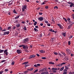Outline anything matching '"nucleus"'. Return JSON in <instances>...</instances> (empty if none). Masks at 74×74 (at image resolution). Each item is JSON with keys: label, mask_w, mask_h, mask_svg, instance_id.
Returning a JSON list of instances; mask_svg holds the SVG:
<instances>
[{"label": "nucleus", "mask_w": 74, "mask_h": 74, "mask_svg": "<svg viewBox=\"0 0 74 74\" xmlns=\"http://www.w3.org/2000/svg\"><path fill=\"white\" fill-rule=\"evenodd\" d=\"M27 6L26 5V4H25L22 5V12H25V10H26V9L27 8Z\"/></svg>", "instance_id": "nucleus-1"}, {"label": "nucleus", "mask_w": 74, "mask_h": 74, "mask_svg": "<svg viewBox=\"0 0 74 74\" xmlns=\"http://www.w3.org/2000/svg\"><path fill=\"white\" fill-rule=\"evenodd\" d=\"M29 39L28 38H27L25 39H24L23 40L24 43H26V42H28L29 41Z\"/></svg>", "instance_id": "nucleus-2"}, {"label": "nucleus", "mask_w": 74, "mask_h": 74, "mask_svg": "<svg viewBox=\"0 0 74 74\" xmlns=\"http://www.w3.org/2000/svg\"><path fill=\"white\" fill-rule=\"evenodd\" d=\"M66 51L67 52V53L69 55H70L71 53V51L70 49H66Z\"/></svg>", "instance_id": "nucleus-3"}, {"label": "nucleus", "mask_w": 74, "mask_h": 74, "mask_svg": "<svg viewBox=\"0 0 74 74\" xmlns=\"http://www.w3.org/2000/svg\"><path fill=\"white\" fill-rule=\"evenodd\" d=\"M51 70H52L53 73H56V70H58V69L57 68H53L52 69H51Z\"/></svg>", "instance_id": "nucleus-4"}, {"label": "nucleus", "mask_w": 74, "mask_h": 74, "mask_svg": "<svg viewBox=\"0 0 74 74\" xmlns=\"http://www.w3.org/2000/svg\"><path fill=\"white\" fill-rule=\"evenodd\" d=\"M29 63V62H25L22 64H25V67H27L28 66V65H27V63Z\"/></svg>", "instance_id": "nucleus-5"}, {"label": "nucleus", "mask_w": 74, "mask_h": 74, "mask_svg": "<svg viewBox=\"0 0 74 74\" xmlns=\"http://www.w3.org/2000/svg\"><path fill=\"white\" fill-rule=\"evenodd\" d=\"M23 49H28L29 48V46H27V45H26V46L23 45Z\"/></svg>", "instance_id": "nucleus-6"}, {"label": "nucleus", "mask_w": 74, "mask_h": 74, "mask_svg": "<svg viewBox=\"0 0 74 74\" xmlns=\"http://www.w3.org/2000/svg\"><path fill=\"white\" fill-rule=\"evenodd\" d=\"M9 34H10V31L5 32H4L3 35H6V34L8 35Z\"/></svg>", "instance_id": "nucleus-7"}, {"label": "nucleus", "mask_w": 74, "mask_h": 74, "mask_svg": "<svg viewBox=\"0 0 74 74\" xmlns=\"http://www.w3.org/2000/svg\"><path fill=\"white\" fill-rule=\"evenodd\" d=\"M57 25H58V26H59L60 29H63V26L62 25H60L59 24H57Z\"/></svg>", "instance_id": "nucleus-8"}, {"label": "nucleus", "mask_w": 74, "mask_h": 74, "mask_svg": "<svg viewBox=\"0 0 74 74\" xmlns=\"http://www.w3.org/2000/svg\"><path fill=\"white\" fill-rule=\"evenodd\" d=\"M38 20L40 21H42L44 20V17H39L38 18Z\"/></svg>", "instance_id": "nucleus-9"}, {"label": "nucleus", "mask_w": 74, "mask_h": 74, "mask_svg": "<svg viewBox=\"0 0 74 74\" xmlns=\"http://www.w3.org/2000/svg\"><path fill=\"white\" fill-rule=\"evenodd\" d=\"M17 52L18 54H20V53H21L22 52V50H17Z\"/></svg>", "instance_id": "nucleus-10"}, {"label": "nucleus", "mask_w": 74, "mask_h": 74, "mask_svg": "<svg viewBox=\"0 0 74 74\" xmlns=\"http://www.w3.org/2000/svg\"><path fill=\"white\" fill-rule=\"evenodd\" d=\"M7 51H8V50L7 49H6L4 51V53H5V55L7 56L8 55V52Z\"/></svg>", "instance_id": "nucleus-11"}, {"label": "nucleus", "mask_w": 74, "mask_h": 74, "mask_svg": "<svg viewBox=\"0 0 74 74\" xmlns=\"http://www.w3.org/2000/svg\"><path fill=\"white\" fill-rule=\"evenodd\" d=\"M30 57L31 58H34L36 57V56L34 55H31L30 56Z\"/></svg>", "instance_id": "nucleus-12"}, {"label": "nucleus", "mask_w": 74, "mask_h": 74, "mask_svg": "<svg viewBox=\"0 0 74 74\" xmlns=\"http://www.w3.org/2000/svg\"><path fill=\"white\" fill-rule=\"evenodd\" d=\"M73 26V24H71L69 26H68V29H70L71 27V26Z\"/></svg>", "instance_id": "nucleus-13"}, {"label": "nucleus", "mask_w": 74, "mask_h": 74, "mask_svg": "<svg viewBox=\"0 0 74 74\" xmlns=\"http://www.w3.org/2000/svg\"><path fill=\"white\" fill-rule=\"evenodd\" d=\"M34 30L35 32H38V30L35 28H34Z\"/></svg>", "instance_id": "nucleus-14"}, {"label": "nucleus", "mask_w": 74, "mask_h": 74, "mask_svg": "<svg viewBox=\"0 0 74 74\" xmlns=\"http://www.w3.org/2000/svg\"><path fill=\"white\" fill-rule=\"evenodd\" d=\"M63 69H64V66H63L60 68V71H62Z\"/></svg>", "instance_id": "nucleus-15"}, {"label": "nucleus", "mask_w": 74, "mask_h": 74, "mask_svg": "<svg viewBox=\"0 0 74 74\" xmlns=\"http://www.w3.org/2000/svg\"><path fill=\"white\" fill-rule=\"evenodd\" d=\"M16 27H20V24H17L16 25Z\"/></svg>", "instance_id": "nucleus-16"}, {"label": "nucleus", "mask_w": 74, "mask_h": 74, "mask_svg": "<svg viewBox=\"0 0 74 74\" xmlns=\"http://www.w3.org/2000/svg\"><path fill=\"white\" fill-rule=\"evenodd\" d=\"M57 66H58V67H60L61 66H62V63L59 64H58L57 65Z\"/></svg>", "instance_id": "nucleus-17"}, {"label": "nucleus", "mask_w": 74, "mask_h": 74, "mask_svg": "<svg viewBox=\"0 0 74 74\" xmlns=\"http://www.w3.org/2000/svg\"><path fill=\"white\" fill-rule=\"evenodd\" d=\"M40 52L41 53H44V52H45V51L44 50H41L40 51Z\"/></svg>", "instance_id": "nucleus-18"}, {"label": "nucleus", "mask_w": 74, "mask_h": 74, "mask_svg": "<svg viewBox=\"0 0 74 74\" xmlns=\"http://www.w3.org/2000/svg\"><path fill=\"white\" fill-rule=\"evenodd\" d=\"M46 2H47V1H44L41 4V5H43V4H45V3H46Z\"/></svg>", "instance_id": "nucleus-19"}, {"label": "nucleus", "mask_w": 74, "mask_h": 74, "mask_svg": "<svg viewBox=\"0 0 74 74\" xmlns=\"http://www.w3.org/2000/svg\"><path fill=\"white\" fill-rule=\"evenodd\" d=\"M49 64H54L55 63L53 62H49Z\"/></svg>", "instance_id": "nucleus-20"}, {"label": "nucleus", "mask_w": 74, "mask_h": 74, "mask_svg": "<svg viewBox=\"0 0 74 74\" xmlns=\"http://www.w3.org/2000/svg\"><path fill=\"white\" fill-rule=\"evenodd\" d=\"M62 35H63V36L64 37H66V33H62Z\"/></svg>", "instance_id": "nucleus-21"}, {"label": "nucleus", "mask_w": 74, "mask_h": 74, "mask_svg": "<svg viewBox=\"0 0 74 74\" xmlns=\"http://www.w3.org/2000/svg\"><path fill=\"white\" fill-rule=\"evenodd\" d=\"M13 12L14 13V14H17V12H16L15 11V10H13Z\"/></svg>", "instance_id": "nucleus-22"}, {"label": "nucleus", "mask_w": 74, "mask_h": 74, "mask_svg": "<svg viewBox=\"0 0 74 74\" xmlns=\"http://www.w3.org/2000/svg\"><path fill=\"white\" fill-rule=\"evenodd\" d=\"M73 5H74V3H72L71 5H70V7H72L73 6Z\"/></svg>", "instance_id": "nucleus-23"}, {"label": "nucleus", "mask_w": 74, "mask_h": 74, "mask_svg": "<svg viewBox=\"0 0 74 74\" xmlns=\"http://www.w3.org/2000/svg\"><path fill=\"white\" fill-rule=\"evenodd\" d=\"M19 18V15H18L17 16L15 17L14 18L15 19H18Z\"/></svg>", "instance_id": "nucleus-24"}, {"label": "nucleus", "mask_w": 74, "mask_h": 74, "mask_svg": "<svg viewBox=\"0 0 74 74\" xmlns=\"http://www.w3.org/2000/svg\"><path fill=\"white\" fill-rule=\"evenodd\" d=\"M61 53H62V55H64V56H66V54L64 53H63V52H61Z\"/></svg>", "instance_id": "nucleus-25"}, {"label": "nucleus", "mask_w": 74, "mask_h": 74, "mask_svg": "<svg viewBox=\"0 0 74 74\" xmlns=\"http://www.w3.org/2000/svg\"><path fill=\"white\" fill-rule=\"evenodd\" d=\"M37 23V21L35 22V23H34V26H36Z\"/></svg>", "instance_id": "nucleus-26"}, {"label": "nucleus", "mask_w": 74, "mask_h": 74, "mask_svg": "<svg viewBox=\"0 0 74 74\" xmlns=\"http://www.w3.org/2000/svg\"><path fill=\"white\" fill-rule=\"evenodd\" d=\"M4 50H0V53H2V52H4Z\"/></svg>", "instance_id": "nucleus-27"}, {"label": "nucleus", "mask_w": 74, "mask_h": 74, "mask_svg": "<svg viewBox=\"0 0 74 74\" xmlns=\"http://www.w3.org/2000/svg\"><path fill=\"white\" fill-rule=\"evenodd\" d=\"M5 61H6L5 60H3L1 61V63H3V62H5Z\"/></svg>", "instance_id": "nucleus-28"}, {"label": "nucleus", "mask_w": 74, "mask_h": 74, "mask_svg": "<svg viewBox=\"0 0 74 74\" xmlns=\"http://www.w3.org/2000/svg\"><path fill=\"white\" fill-rule=\"evenodd\" d=\"M28 73V71H26L24 72V74H26V73Z\"/></svg>", "instance_id": "nucleus-29"}, {"label": "nucleus", "mask_w": 74, "mask_h": 74, "mask_svg": "<svg viewBox=\"0 0 74 74\" xmlns=\"http://www.w3.org/2000/svg\"><path fill=\"white\" fill-rule=\"evenodd\" d=\"M43 73H44V74H48V71L44 72Z\"/></svg>", "instance_id": "nucleus-30"}, {"label": "nucleus", "mask_w": 74, "mask_h": 74, "mask_svg": "<svg viewBox=\"0 0 74 74\" xmlns=\"http://www.w3.org/2000/svg\"><path fill=\"white\" fill-rule=\"evenodd\" d=\"M54 9H56V8L57 9H58V7L57 6H56L54 7Z\"/></svg>", "instance_id": "nucleus-31"}, {"label": "nucleus", "mask_w": 74, "mask_h": 74, "mask_svg": "<svg viewBox=\"0 0 74 74\" xmlns=\"http://www.w3.org/2000/svg\"><path fill=\"white\" fill-rule=\"evenodd\" d=\"M53 53L54 55H58V53L56 52H53Z\"/></svg>", "instance_id": "nucleus-32"}, {"label": "nucleus", "mask_w": 74, "mask_h": 74, "mask_svg": "<svg viewBox=\"0 0 74 74\" xmlns=\"http://www.w3.org/2000/svg\"><path fill=\"white\" fill-rule=\"evenodd\" d=\"M23 45H20L19 46V48H21V47H22L23 48Z\"/></svg>", "instance_id": "nucleus-33"}, {"label": "nucleus", "mask_w": 74, "mask_h": 74, "mask_svg": "<svg viewBox=\"0 0 74 74\" xmlns=\"http://www.w3.org/2000/svg\"><path fill=\"white\" fill-rule=\"evenodd\" d=\"M58 55H59V56H63V55H62V54H61V53H58Z\"/></svg>", "instance_id": "nucleus-34"}, {"label": "nucleus", "mask_w": 74, "mask_h": 74, "mask_svg": "<svg viewBox=\"0 0 74 74\" xmlns=\"http://www.w3.org/2000/svg\"><path fill=\"white\" fill-rule=\"evenodd\" d=\"M24 29L25 30H27V29H26V27H24Z\"/></svg>", "instance_id": "nucleus-35"}, {"label": "nucleus", "mask_w": 74, "mask_h": 74, "mask_svg": "<svg viewBox=\"0 0 74 74\" xmlns=\"http://www.w3.org/2000/svg\"><path fill=\"white\" fill-rule=\"evenodd\" d=\"M14 63H15V62L14 61H13L11 63L12 65H14Z\"/></svg>", "instance_id": "nucleus-36"}, {"label": "nucleus", "mask_w": 74, "mask_h": 74, "mask_svg": "<svg viewBox=\"0 0 74 74\" xmlns=\"http://www.w3.org/2000/svg\"><path fill=\"white\" fill-rule=\"evenodd\" d=\"M45 8L46 9H48L49 8V7L48 6H45Z\"/></svg>", "instance_id": "nucleus-37"}, {"label": "nucleus", "mask_w": 74, "mask_h": 74, "mask_svg": "<svg viewBox=\"0 0 74 74\" xmlns=\"http://www.w3.org/2000/svg\"><path fill=\"white\" fill-rule=\"evenodd\" d=\"M66 64V62H63L62 63H61V64L62 65H63V64Z\"/></svg>", "instance_id": "nucleus-38"}, {"label": "nucleus", "mask_w": 74, "mask_h": 74, "mask_svg": "<svg viewBox=\"0 0 74 74\" xmlns=\"http://www.w3.org/2000/svg\"><path fill=\"white\" fill-rule=\"evenodd\" d=\"M39 15H42V13H41L40 12H39Z\"/></svg>", "instance_id": "nucleus-39"}, {"label": "nucleus", "mask_w": 74, "mask_h": 74, "mask_svg": "<svg viewBox=\"0 0 74 74\" xmlns=\"http://www.w3.org/2000/svg\"><path fill=\"white\" fill-rule=\"evenodd\" d=\"M67 3H68V4H71L72 3H73L72 2H67Z\"/></svg>", "instance_id": "nucleus-40"}, {"label": "nucleus", "mask_w": 74, "mask_h": 74, "mask_svg": "<svg viewBox=\"0 0 74 74\" xmlns=\"http://www.w3.org/2000/svg\"><path fill=\"white\" fill-rule=\"evenodd\" d=\"M45 22L46 23H48V21H47L45 20Z\"/></svg>", "instance_id": "nucleus-41"}, {"label": "nucleus", "mask_w": 74, "mask_h": 74, "mask_svg": "<svg viewBox=\"0 0 74 74\" xmlns=\"http://www.w3.org/2000/svg\"><path fill=\"white\" fill-rule=\"evenodd\" d=\"M18 19H17L16 21L14 22V23H16L17 22H18Z\"/></svg>", "instance_id": "nucleus-42"}, {"label": "nucleus", "mask_w": 74, "mask_h": 74, "mask_svg": "<svg viewBox=\"0 0 74 74\" xmlns=\"http://www.w3.org/2000/svg\"><path fill=\"white\" fill-rule=\"evenodd\" d=\"M41 59H42L45 60L46 59V57H42Z\"/></svg>", "instance_id": "nucleus-43"}, {"label": "nucleus", "mask_w": 74, "mask_h": 74, "mask_svg": "<svg viewBox=\"0 0 74 74\" xmlns=\"http://www.w3.org/2000/svg\"><path fill=\"white\" fill-rule=\"evenodd\" d=\"M69 37V39H71V38H72L73 36H71L70 37Z\"/></svg>", "instance_id": "nucleus-44"}, {"label": "nucleus", "mask_w": 74, "mask_h": 74, "mask_svg": "<svg viewBox=\"0 0 74 74\" xmlns=\"http://www.w3.org/2000/svg\"><path fill=\"white\" fill-rule=\"evenodd\" d=\"M34 66L35 67H38V66H37V65H36V64L34 65Z\"/></svg>", "instance_id": "nucleus-45"}, {"label": "nucleus", "mask_w": 74, "mask_h": 74, "mask_svg": "<svg viewBox=\"0 0 74 74\" xmlns=\"http://www.w3.org/2000/svg\"><path fill=\"white\" fill-rule=\"evenodd\" d=\"M3 30V28H2V27H0V31H1V30Z\"/></svg>", "instance_id": "nucleus-46"}, {"label": "nucleus", "mask_w": 74, "mask_h": 74, "mask_svg": "<svg viewBox=\"0 0 74 74\" xmlns=\"http://www.w3.org/2000/svg\"><path fill=\"white\" fill-rule=\"evenodd\" d=\"M40 66V64H37V67H38V66Z\"/></svg>", "instance_id": "nucleus-47"}, {"label": "nucleus", "mask_w": 74, "mask_h": 74, "mask_svg": "<svg viewBox=\"0 0 74 74\" xmlns=\"http://www.w3.org/2000/svg\"><path fill=\"white\" fill-rule=\"evenodd\" d=\"M47 25L48 26H51V24H49V23H47Z\"/></svg>", "instance_id": "nucleus-48"}, {"label": "nucleus", "mask_w": 74, "mask_h": 74, "mask_svg": "<svg viewBox=\"0 0 74 74\" xmlns=\"http://www.w3.org/2000/svg\"><path fill=\"white\" fill-rule=\"evenodd\" d=\"M11 27H8V30H9V29H11Z\"/></svg>", "instance_id": "nucleus-49"}, {"label": "nucleus", "mask_w": 74, "mask_h": 74, "mask_svg": "<svg viewBox=\"0 0 74 74\" xmlns=\"http://www.w3.org/2000/svg\"><path fill=\"white\" fill-rule=\"evenodd\" d=\"M67 21H70V18H67Z\"/></svg>", "instance_id": "nucleus-50"}, {"label": "nucleus", "mask_w": 74, "mask_h": 74, "mask_svg": "<svg viewBox=\"0 0 74 74\" xmlns=\"http://www.w3.org/2000/svg\"><path fill=\"white\" fill-rule=\"evenodd\" d=\"M69 22V23L70 24V23H72V21H68Z\"/></svg>", "instance_id": "nucleus-51"}, {"label": "nucleus", "mask_w": 74, "mask_h": 74, "mask_svg": "<svg viewBox=\"0 0 74 74\" xmlns=\"http://www.w3.org/2000/svg\"><path fill=\"white\" fill-rule=\"evenodd\" d=\"M4 72L3 71H1L0 72V74H3V73Z\"/></svg>", "instance_id": "nucleus-52"}, {"label": "nucleus", "mask_w": 74, "mask_h": 74, "mask_svg": "<svg viewBox=\"0 0 74 74\" xmlns=\"http://www.w3.org/2000/svg\"><path fill=\"white\" fill-rule=\"evenodd\" d=\"M70 43H71V42H70V41H69V42H68V45H70Z\"/></svg>", "instance_id": "nucleus-53"}, {"label": "nucleus", "mask_w": 74, "mask_h": 74, "mask_svg": "<svg viewBox=\"0 0 74 74\" xmlns=\"http://www.w3.org/2000/svg\"><path fill=\"white\" fill-rule=\"evenodd\" d=\"M37 71H38V70L36 69L34 73H36V72H37Z\"/></svg>", "instance_id": "nucleus-54"}, {"label": "nucleus", "mask_w": 74, "mask_h": 74, "mask_svg": "<svg viewBox=\"0 0 74 74\" xmlns=\"http://www.w3.org/2000/svg\"><path fill=\"white\" fill-rule=\"evenodd\" d=\"M8 71V69H5V71L7 72Z\"/></svg>", "instance_id": "nucleus-55"}, {"label": "nucleus", "mask_w": 74, "mask_h": 74, "mask_svg": "<svg viewBox=\"0 0 74 74\" xmlns=\"http://www.w3.org/2000/svg\"><path fill=\"white\" fill-rule=\"evenodd\" d=\"M24 1H26L27 2H29V0H24Z\"/></svg>", "instance_id": "nucleus-56"}, {"label": "nucleus", "mask_w": 74, "mask_h": 74, "mask_svg": "<svg viewBox=\"0 0 74 74\" xmlns=\"http://www.w3.org/2000/svg\"><path fill=\"white\" fill-rule=\"evenodd\" d=\"M21 23H23V24H24L25 23V21H24L21 22Z\"/></svg>", "instance_id": "nucleus-57"}, {"label": "nucleus", "mask_w": 74, "mask_h": 74, "mask_svg": "<svg viewBox=\"0 0 74 74\" xmlns=\"http://www.w3.org/2000/svg\"><path fill=\"white\" fill-rule=\"evenodd\" d=\"M64 72H66V71H67V70L65 69L64 70Z\"/></svg>", "instance_id": "nucleus-58"}, {"label": "nucleus", "mask_w": 74, "mask_h": 74, "mask_svg": "<svg viewBox=\"0 0 74 74\" xmlns=\"http://www.w3.org/2000/svg\"><path fill=\"white\" fill-rule=\"evenodd\" d=\"M65 69H68V67L66 66H65Z\"/></svg>", "instance_id": "nucleus-59"}, {"label": "nucleus", "mask_w": 74, "mask_h": 74, "mask_svg": "<svg viewBox=\"0 0 74 74\" xmlns=\"http://www.w3.org/2000/svg\"><path fill=\"white\" fill-rule=\"evenodd\" d=\"M40 36L41 37L42 36V34H40Z\"/></svg>", "instance_id": "nucleus-60"}, {"label": "nucleus", "mask_w": 74, "mask_h": 74, "mask_svg": "<svg viewBox=\"0 0 74 74\" xmlns=\"http://www.w3.org/2000/svg\"><path fill=\"white\" fill-rule=\"evenodd\" d=\"M35 27L36 28H37V29H38V26H35Z\"/></svg>", "instance_id": "nucleus-61"}, {"label": "nucleus", "mask_w": 74, "mask_h": 74, "mask_svg": "<svg viewBox=\"0 0 74 74\" xmlns=\"http://www.w3.org/2000/svg\"><path fill=\"white\" fill-rule=\"evenodd\" d=\"M16 28V27L15 26H14V27H13V29H15Z\"/></svg>", "instance_id": "nucleus-62"}, {"label": "nucleus", "mask_w": 74, "mask_h": 74, "mask_svg": "<svg viewBox=\"0 0 74 74\" xmlns=\"http://www.w3.org/2000/svg\"><path fill=\"white\" fill-rule=\"evenodd\" d=\"M29 47L30 48H32V47H33V46H32V45H30Z\"/></svg>", "instance_id": "nucleus-63"}, {"label": "nucleus", "mask_w": 74, "mask_h": 74, "mask_svg": "<svg viewBox=\"0 0 74 74\" xmlns=\"http://www.w3.org/2000/svg\"><path fill=\"white\" fill-rule=\"evenodd\" d=\"M63 74H67V72H64L63 73Z\"/></svg>", "instance_id": "nucleus-64"}]
</instances>
